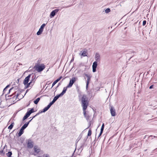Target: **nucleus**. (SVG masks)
<instances>
[{
  "instance_id": "nucleus-43",
  "label": "nucleus",
  "mask_w": 157,
  "mask_h": 157,
  "mask_svg": "<svg viewBox=\"0 0 157 157\" xmlns=\"http://www.w3.org/2000/svg\"><path fill=\"white\" fill-rule=\"evenodd\" d=\"M146 22L147 21L146 20H144L143 22V25L144 26L146 24Z\"/></svg>"
},
{
  "instance_id": "nucleus-26",
  "label": "nucleus",
  "mask_w": 157,
  "mask_h": 157,
  "mask_svg": "<svg viewBox=\"0 0 157 157\" xmlns=\"http://www.w3.org/2000/svg\"><path fill=\"white\" fill-rule=\"evenodd\" d=\"M32 83H31V82H29L28 83L26 84L25 85V89H26L27 88H28L30 86L31 84Z\"/></svg>"
},
{
  "instance_id": "nucleus-23",
  "label": "nucleus",
  "mask_w": 157,
  "mask_h": 157,
  "mask_svg": "<svg viewBox=\"0 0 157 157\" xmlns=\"http://www.w3.org/2000/svg\"><path fill=\"white\" fill-rule=\"evenodd\" d=\"M43 31V30L41 29L40 28L39 29V30L36 33L37 35L38 36L41 35Z\"/></svg>"
},
{
  "instance_id": "nucleus-24",
  "label": "nucleus",
  "mask_w": 157,
  "mask_h": 157,
  "mask_svg": "<svg viewBox=\"0 0 157 157\" xmlns=\"http://www.w3.org/2000/svg\"><path fill=\"white\" fill-rule=\"evenodd\" d=\"M14 123L13 121L11 123V124L8 126V129L10 130L12 129L14 126Z\"/></svg>"
},
{
  "instance_id": "nucleus-54",
  "label": "nucleus",
  "mask_w": 157,
  "mask_h": 157,
  "mask_svg": "<svg viewBox=\"0 0 157 157\" xmlns=\"http://www.w3.org/2000/svg\"><path fill=\"white\" fill-rule=\"evenodd\" d=\"M88 138V136H86V137L85 138H84V141L85 142L87 140Z\"/></svg>"
},
{
  "instance_id": "nucleus-34",
  "label": "nucleus",
  "mask_w": 157,
  "mask_h": 157,
  "mask_svg": "<svg viewBox=\"0 0 157 157\" xmlns=\"http://www.w3.org/2000/svg\"><path fill=\"white\" fill-rule=\"evenodd\" d=\"M46 25V24L44 23L43 24L40 26V28L41 29L44 30V29L45 27V25Z\"/></svg>"
},
{
  "instance_id": "nucleus-4",
  "label": "nucleus",
  "mask_w": 157,
  "mask_h": 157,
  "mask_svg": "<svg viewBox=\"0 0 157 157\" xmlns=\"http://www.w3.org/2000/svg\"><path fill=\"white\" fill-rule=\"evenodd\" d=\"M84 75L87 77V80L86 82V90H88L89 85L90 83V81L91 80V78L92 77V76L86 73H84Z\"/></svg>"
},
{
  "instance_id": "nucleus-18",
  "label": "nucleus",
  "mask_w": 157,
  "mask_h": 157,
  "mask_svg": "<svg viewBox=\"0 0 157 157\" xmlns=\"http://www.w3.org/2000/svg\"><path fill=\"white\" fill-rule=\"evenodd\" d=\"M29 117V116H28L26 113L25 114V116H24V117H23V119H22V121L21 123V125H20V126H21L22 124H23L24 123H25V120L28 117Z\"/></svg>"
},
{
  "instance_id": "nucleus-52",
  "label": "nucleus",
  "mask_w": 157,
  "mask_h": 157,
  "mask_svg": "<svg viewBox=\"0 0 157 157\" xmlns=\"http://www.w3.org/2000/svg\"><path fill=\"white\" fill-rule=\"evenodd\" d=\"M29 123L28 121L27 122H26V123H25V124L27 126H28L29 124Z\"/></svg>"
},
{
  "instance_id": "nucleus-38",
  "label": "nucleus",
  "mask_w": 157,
  "mask_h": 157,
  "mask_svg": "<svg viewBox=\"0 0 157 157\" xmlns=\"http://www.w3.org/2000/svg\"><path fill=\"white\" fill-rule=\"evenodd\" d=\"M103 133V132H100V133L98 136V138L97 139V140H98V141H99V140H98V138Z\"/></svg>"
},
{
  "instance_id": "nucleus-32",
  "label": "nucleus",
  "mask_w": 157,
  "mask_h": 157,
  "mask_svg": "<svg viewBox=\"0 0 157 157\" xmlns=\"http://www.w3.org/2000/svg\"><path fill=\"white\" fill-rule=\"evenodd\" d=\"M104 127H105V124H104V123H103L102 124V125L101 126V130H100V132H103L104 129Z\"/></svg>"
},
{
  "instance_id": "nucleus-28",
  "label": "nucleus",
  "mask_w": 157,
  "mask_h": 157,
  "mask_svg": "<svg viewBox=\"0 0 157 157\" xmlns=\"http://www.w3.org/2000/svg\"><path fill=\"white\" fill-rule=\"evenodd\" d=\"M10 84L8 85L7 86H6L4 89V90H3V94L2 96L5 93L6 90L8 88H9L10 86Z\"/></svg>"
},
{
  "instance_id": "nucleus-41",
  "label": "nucleus",
  "mask_w": 157,
  "mask_h": 157,
  "mask_svg": "<svg viewBox=\"0 0 157 157\" xmlns=\"http://www.w3.org/2000/svg\"><path fill=\"white\" fill-rule=\"evenodd\" d=\"M91 122H92L91 121H89V123H88L89 126L86 129L89 128H90V126L91 125Z\"/></svg>"
},
{
  "instance_id": "nucleus-8",
  "label": "nucleus",
  "mask_w": 157,
  "mask_h": 157,
  "mask_svg": "<svg viewBox=\"0 0 157 157\" xmlns=\"http://www.w3.org/2000/svg\"><path fill=\"white\" fill-rule=\"evenodd\" d=\"M83 111V114L84 117L86 118V120L88 121L89 120L90 116L86 112L88 113V111H86V109H82Z\"/></svg>"
},
{
  "instance_id": "nucleus-12",
  "label": "nucleus",
  "mask_w": 157,
  "mask_h": 157,
  "mask_svg": "<svg viewBox=\"0 0 157 157\" xmlns=\"http://www.w3.org/2000/svg\"><path fill=\"white\" fill-rule=\"evenodd\" d=\"M87 54L88 52L87 50L86 51H81L79 54V55L83 57L87 56Z\"/></svg>"
},
{
  "instance_id": "nucleus-17",
  "label": "nucleus",
  "mask_w": 157,
  "mask_h": 157,
  "mask_svg": "<svg viewBox=\"0 0 157 157\" xmlns=\"http://www.w3.org/2000/svg\"><path fill=\"white\" fill-rule=\"evenodd\" d=\"M38 147V146L36 145L34 147V152L37 153H38L40 151V148H37V147Z\"/></svg>"
},
{
  "instance_id": "nucleus-50",
  "label": "nucleus",
  "mask_w": 157,
  "mask_h": 157,
  "mask_svg": "<svg viewBox=\"0 0 157 157\" xmlns=\"http://www.w3.org/2000/svg\"><path fill=\"white\" fill-rule=\"evenodd\" d=\"M16 93V91H15V93H14V94H11V95H9V96H8V97H12V96H13L14 94H15Z\"/></svg>"
},
{
  "instance_id": "nucleus-10",
  "label": "nucleus",
  "mask_w": 157,
  "mask_h": 157,
  "mask_svg": "<svg viewBox=\"0 0 157 157\" xmlns=\"http://www.w3.org/2000/svg\"><path fill=\"white\" fill-rule=\"evenodd\" d=\"M50 108L47 105V106L45 107L42 110H40L38 113H36L35 115L36 116L39 115L40 113H44L47 111Z\"/></svg>"
},
{
  "instance_id": "nucleus-61",
  "label": "nucleus",
  "mask_w": 157,
  "mask_h": 157,
  "mask_svg": "<svg viewBox=\"0 0 157 157\" xmlns=\"http://www.w3.org/2000/svg\"><path fill=\"white\" fill-rule=\"evenodd\" d=\"M135 52L134 51H132L131 52V53H135Z\"/></svg>"
},
{
  "instance_id": "nucleus-46",
  "label": "nucleus",
  "mask_w": 157,
  "mask_h": 157,
  "mask_svg": "<svg viewBox=\"0 0 157 157\" xmlns=\"http://www.w3.org/2000/svg\"><path fill=\"white\" fill-rule=\"evenodd\" d=\"M74 57L73 56L70 62V63H71V62H73L74 61Z\"/></svg>"
},
{
  "instance_id": "nucleus-6",
  "label": "nucleus",
  "mask_w": 157,
  "mask_h": 157,
  "mask_svg": "<svg viewBox=\"0 0 157 157\" xmlns=\"http://www.w3.org/2000/svg\"><path fill=\"white\" fill-rule=\"evenodd\" d=\"M34 143L30 139L28 140V142L27 143V147L29 148H32L33 147Z\"/></svg>"
},
{
  "instance_id": "nucleus-20",
  "label": "nucleus",
  "mask_w": 157,
  "mask_h": 157,
  "mask_svg": "<svg viewBox=\"0 0 157 157\" xmlns=\"http://www.w3.org/2000/svg\"><path fill=\"white\" fill-rule=\"evenodd\" d=\"M42 96H41V97H40L38 98L36 100H35L33 101L34 103L35 104L37 105L38 103L39 102V101L40 100V98L41 97H42Z\"/></svg>"
},
{
  "instance_id": "nucleus-55",
  "label": "nucleus",
  "mask_w": 157,
  "mask_h": 157,
  "mask_svg": "<svg viewBox=\"0 0 157 157\" xmlns=\"http://www.w3.org/2000/svg\"><path fill=\"white\" fill-rule=\"evenodd\" d=\"M20 78H18L17 79V83L18 84L19 82V80H20Z\"/></svg>"
},
{
  "instance_id": "nucleus-30",
  "label": "nucleus",
  "mask_w": 157,
  "mask_h": 157,
  "mask_svg": "<svg viewBox=\"0 0 157 157\" xmlns=\"http://www.w3.org/2000/svg\"><path fill=\"white\" fill-rule=\"evenodd\" d=\"M92 134V131L91 128H89L88 130V133L87 134V136L88 137L89 136H90Z\"/></svg>"
},
{
  "instance_id": "nucleus-29",
  "label": "nucleus",
  "mask_w": 157,
  "mask_h": 157,
  "mask_svg": "<svg viewBox=\"0 0 157 157\" xmlns=\"http://www.w3.org/2000/svg\"><path fill=\"white\" fill-rule=\"evenodd\" d=\"M98 65V62L97 61H94L92 67H97Z\"/></svg>"
},
{
  "instance_id": "nucleus-36",
  "label": "nucleus",
  "mask_w": 157,
  "mask_h": 157,
  "mask_svg": "<svg viewBox=\"0 0 157 157\" xmlns=\"http://www.w3.org/2000/svg\"><path fill=\"white\" fill-rule=\"evenodd\" d=\"M14 88V87H12L11 88L9 91V92L8 93L6 94H5V97H6L7 95L8 94H9L10 92V91L12 90Z\"/></svg>"
},
{
  "instance_id": "nucleus-63",
  "label": "nucleus",
  "mask_w": 157,
  "mask_h": 157,
  "mask_svg": "<svg viewBox=\"0 0 157 157\" xmlns=\"http://www.w3.org/2000/svg\"><path fill=\"white\" fill-rule=\"evenodd\" d=\"M58 87L57 86L56 87V88H55V90H57V88Z\"/></svg>"
},
{
  "instance_id": "nucleus-1",
  "label": "nucleus",
  "mask_w": 157,
  "mask_h": 157,
  "mask_svg": "<svg viewBox=\"0 0 157 157\" xmlns=\"http://www.w3.org/2000/svg\"><path fill=\"white\" fill-rule=\"evenodd\" d=\"M45 66L43 63L40 64L37 63L35 64V65L29 71H33L34 72L37 71L38 72H41L45 68Z\"/></svg>"
},
{
  "instance_id": "nucleus-9",
  "label": "nucleus",
  "mask_w": 157,
  "mask_h": 157,
  "mask_svg": "<svg viewBox=\"0 0 157 157\" xmlns=\"http://www.w3.org/2000/svg\"><path fill=\"white\" fill-rule=\"evenodd\" d=\"M110 111L112 116L115 117L116 115L115 110L114 107L112 106H110Z\"/></svg>"
},
{
  "instance_id": "nucleus-19",
  "label": "nucleus",
  "mask_w": 157,
  "mask_h": 157,
  "mask_svg": "<svg viewBox=\"0 0 157 157\" xmlns=\"http://www.w3.org/2000/svg\"><path fill=\"white\" fill-rule=\"evenodd\" d=\"M68 88L67 86L63 88L62 91L60 93L62 96L66 93Z\"/></svg>"
},
{
  "instance_id": "nucleus-49",
  "label": "nucleus",
  "mask_w": 157,
  "mask_h": 157,
  "mask_svg": "<svg viewBox=\"0 0 157 157\" xmlns=\"http://www.w3.org/2000/svg\"><path fill=\"white\" fill-rule=\"evenodd\" d=\"M33 76V77H35V79H36V78H38V76L37 77H36V75H35V74L34 73V74H33L32 75Z\"/></svg>"
},
{
  "instance_id": "nucleus-57",
  "label": "nucleus",
  "mask_w": 157,
  "mask_h": 157,
  "mask_svg": "<svg viewBox=\"0 0 157 157\" xmlns=\"http://www.w3.org/2000/svg\"><path fill=\"white\" fill-rule=\"evenodd\" d=\"M157 149V148H156V149H154V150H153V152H155V151H156V150Z\"/></svg>"
},
{
  "instance_id": "nucleus-51",
  "label": "nucleus",
  "mask_w": 157,
  "mask_h": 157,
  "mask_svg": "<svg viewBox=\"0 0 157 157\" xmlns=\"http://www.w3.org/2000/svg\"><path fill=\"white\" fill-rule=\"evenodd\" d=\"M20 94H18V93H17L16 95V97L15 98L16 99L17 98H18V96H19V95Z\"/></svg>"
},
{
  "instance_id": "nucleus-62",
  "label": "nucleus",
  "mask_w": 157,
  "mask_h": 157,
  "mask_svg": "<svg viewBox=\"0 0 157 157\" xmlns=\"http://www.w3.org/2000/svg\"><path fill=\"white\" fill-rule=\"evenodd\" d=\"M33 119H31L29 121H28L29 123H30L32 120Z\"/></svg>"
},
{
  "instance_id": "nucleus-14",
  "label": "nucleus",
  "mask_w": 157,
  "mask_h": 157,
  "mask_svg": "<svg viewBox=\"0 0 157 157\" xmlns=\"http://www.w3.org/2000/svg\"><path fill=\"white\" fill-rule=\"evenodd\" d=\"M95 59L96 60L95 61L99 62L100 61V56L99 54L98 53H96L95 56Z\"/></svg>"
},
{
  "instance_id": "nucleus-5",
  "label": "nucleus",
  "mask_w": 157,
  "mask_h": 157,
  "mask_svg": "<svg viewBox=\"0 0 157 157\" xmlns=\"http://www.w3.org/2000/svg\"><path fill=\"white\" fill-rule=\"evenodd\" d=\"M59 10V9L57 8L52 10L50 13L49 16L51 18L55 16Z\"/></svg>"
},
{
  "instance_id": "nucleus-42",
  "label": "nucleus",
  "mask_w": 157,
  "mask_h": 157,
  "mask_svg": "<svg viewBox=\"0 0 157 157\" xmlns=\"http://www.w3.org/2000/svg\"><path fill=\"white\" fill-rule=\"evenodd\" d=\"M78 92V97L80 98L81 96L82 92L80 91H79V92Z\"/></svg>"
},
{
  "instance_id": "nucleus-15",
  "label": "nucleus",
  "mask_w": 157,
  "mask_h": 157,
  "mask_svg": "<svg viewBox=\"0 0 157 157\" xmlns=\"http://www.w3.org/2000/svg\"><path fill=\"white\" fill-rule=\"evenodd\" d=\"M62 78V76H60L57 79L55 80L53 83L52 86L51 88H52L57 82L60 80V79Z\"/></svg>"
},
{
  "instance_id": "nucleus-48",
  "label": "nucleus",
  "mask_w": 157,
  "mask_h": 157,
  "mask_svg": "<svg viewBox=\"0 0 157 157\" xmlns=\"http://www.w3.org/2000/svg\"><path fill=\"white\" fill-rule=\"evenodd\" d=\"M6 97V100H10L11 99H12V98H10L9 97H8V98H7L6 96V97Z\"/></svg>"
},
{
  "instance_id": "nucleus-39",
  "label": "nucleus",
  "mask_w": 157,
  "mask_h": 157,
  "mask_svg": "<svg viewBox=\"0 0 157 157\" xmlns=\"http://www.w3.org/2000/svg\"><path fill=\"white\" fill-rule=\"evenodd\" d=\"M97 67H92V71L93 72H95L96 71Z\"/></svg>"
},
{
  "instance_id": "nucleus-2",
  "label": "nucleus",
  "mask_w": 157,
  "mask_h": 157,
  "mask_svg": "<svg viewBox=\"0 0 157 157\" xmlns=\"http://www.w3.org/2000/svg\"><path fill=\"white\" fill-rule=\"evenodd\" d=\"M81 103L82 109H86L89 105V101L86 94H84L81 98Z\"/></svg>"
},
{
  "instance_id": "nucleus-35",
  "label": "nucleus",
  "mask_w": 157,
  "mask_h": 157,
  "mask_svg": "<svg viewBox=\"0 0 157 157\" xmlns=\"http://www.w3.org/2000/svg\"><path fill=\"white\" fill-rule=\"evenodd\" d=\"M105 11L106 13H107L110 11V10L109 8H108L105 9Z\"/></svg>"
},
{
  "instance_id": "nucleus-22",
  "label": "nucleus",
  "mask_w": 157,
  "mask_h": 157,
  "mask_svg": "<svg viewBox=\"0 0 157 157\" xmlns=\"http://www.w3.org/2000/svg\"><path fill=\"white\" fill-rule=\"evenodd\" d=\"M82 135H81V134H80L79 135V137H78V139L76 140V141L75 144V145L76 146V147H75L76 148L77 143L81 139V138H82Z\"/></svg>"
},
{
  "instance_id": "nucleus-53",
  "label": "nucleus",
  "mask_w": 157,
  "mask_h": 157,
  "mask_svg": "<svg viewBox=\"0 0 157 157\" xmlns=\"http://www.w3.org/2000/svg\"><path fill=\"white\" fill-rule=\"evenodd\" d=\"M19 90L21 91V92H22L24 90H21V89H19Z\"/></svg>"
},
{
  "instance_id": "nucleus-45",
  "label": "nucleus",
  "mask_w": 157,
  "mask_h": 157,
  "mask_svg": "<svg viewBox=\"0 0 157 157\" xmlns=\"http://www.w3.org/2000/svg\"><path fill=\"white\" fill-rule=\"evenodd\" d=\"M86 144H85V143L83 144L80 147V149L82 147H83L85 146H86Z\"/></svg>"
},
{
  "instance_id": "nucleus-31",
  "label": "nucleus",
  "mask_w": 157,
  "mask_h": 157,
  "mask_svg": "<svg viewBox=\"0 0 157 157\" xmlns=\"http://www.w3.org/2000/svg\"><path fill=\"white\" fill-rule=\"evenodd\" d=\"M73 84L70 81H69V84L67 86L68 88L71 87Z\"/></svg>"
},
{
  "instance_id": "nucleus-47",
  "label": "nucleus",
  "mask_w": 157,
  "mask_h": 157,
  "mask_svg": "<svg viewBox=\"0 0 157 157\" xmlns=\"http://www.w3.org/2000/svg\"><path fill=\"white\" fill-rule=\"evenodd\" d=\"M154 86V85H152L149 86V88L150 89H151L153 88Z\"/></svg>"
},
{
  "instance_id": "nucleus-33",
  "label": "nucleus",
  "mask_w": 157,
  "mask_h": 157,
  "mask_svg": "<svg viewBox=\"0 0 157 157\" xmlns=\"http://www.w3.org/2000/svg\"><path fill=\"white\" fill-rule=\"evenodd\" d=\"M25 140V138L23 137H20V143L21 144H22L23 143Z\"/></svg>"
},
{
  "instance_id": "nucleus-11",
  "label": "nucleus",
  "mask_w": 157,
  "mask_h": 157,
  "mask_svg": "<svg viewBox=\"0 0 157 157\" xmlns=\"http://www.w3.org/2000/svg\"><path fill=\"white\" fill-rule=\"evenodd\" d=\"M24 129L21 127L19 131L17 132V135L18 137L21 136L24 132Z\"/></svg>"
},
{
  "instance_id": "nucleus-16",
  "label": "nucleus",
  "mask_w": 157,
  "mask_h": 157,
  "mask_svg": "<svg viewBox=\"0 0 157 157\" xmlns=\"http://www.w3.org/2000/svg\"><path fill=\"white\" fill-rule=\"evenodd\" d=\"M78 79V78L77 77H73L70 79V81L73 84Z\"/></svg>"
},
{
  "instance_id": "nucleus-60",
  "label": "nucleus",
  "mask_w": 157,
  "mask_h": 157,
  "mask_svg": "<svg viewBox=\"0 0 157 157\" xmlns=\"http://www.w3.org/2000/svg\"><path fill=\"white\" fill-rule=\"evenodd\" d=\"M36 117V115H35V116H33L32 118V119H33V118H34Z\"/></svg>"
},
{
  "instance_id": "nucleus-3",
  "label": "nucleus",
  "mask_w": 157,
  "mask_h": 157,
  "mask_svg": "<svg viewBox=\"0 0 157 157\" xmlns=\"http://www.w3.org/2000/svg\"><path fill=\"white\" fill-rule=\"evenodd\" d=\"M62 96L60 94H57L54 97L53 100L50 102L47 105V106L50 108L51 106L55 103V102L59 97Z\"/></svg>"
},
{
  "instance_id": "nucleus-37",
  "label": "nucleus",
  "mask_w": 157,
  "mask_h": 157,
  "mask_svg": "<svg viewBox=\"0 0 157 157\" xmlns=\"http://www.w3.org/2000/svg\"><path fill=\"white\" fill-rule=\"evenodd\" d=\"M27 127L25 124H24L21 127L25 130Z\"/></svg>"
},
{
  "instance_id": "nucleus-44",
  "label": "nucleus",
  "mask_w": 157,
  "mask_h": 157,
  "mask_svg": "<svg viewBox=\"0 0 157 157\" xmlns=\"http://www.w3.org/2000/svg\"><path fill=\"white\" fill-rule=\"evenodd\" d=\"M76 150V147H75V150L74 151V152L72 154V155L71 157H75L76 156H74V155L75 153V152Z\"/></svg>"
},
{
  "instance_id": "nucleus-64",
  "label": "nucleus",
  "mask_w": 157,
  "mask_h": 157,
  "mask_svg": "<svg viewBox=\"0 0 157 157\" xmlns=\"http://www.w3.org/2000/svg\"><path fill=\"white\" fill-rule=\"evenodd\" d=\"M72 6V5H70V6H67V7H71V6Z\"/></svg>"
},
{
  "instance_id": "nucleus-27",
  "label": "nucleus",
  "mask_w": 157,
  "mask_h": 157,
  "mask_svg": "<svg viewBox=\"0 0 157 157\" xmlns=\"http://www.w3.org/2000/svg\"><path fill=\"white\" fill-rule=\"evenodd\" d=\"M32 79L30 80V82L31 83H33L34 84L35 83L36 81V79H35V77H33V76H32L31 77Z\"/></svg>"
},
{
  "instance_id": "nucleus-25",
  "label": "nucleus",
  "mask_w": 157,
  "mask_h": 157,
  "mask_svg": "<svg viewBox=\"0 0 157 157\" xmlns=\"http://www.w3.org/2000/svg\"><path fill=\"white\" fill-rule=\"evenodd\" d=\"M6 155L8 157H11L12 155V153L11 151H9L6 154Z\"/></svg>"
},
{
  "instance_id": "nucleus-40",
  "label": "nucleus",
  "mask_w": 157,
  "mask_h": 157,
  "mask_svg": "<svg viewBox=\"0 0 157 157\" xmlns=\"http://www.w3.org/2000/svg\"><path fill=\"white\" fill-rule=\"evenodd\" d=\"M76 89L77 90V92H79V91H80V88L78 86V85H77L76 86Z\"/></svg>"
},
{
  "instance_id": "nucleus-56",
  "label": "nucleus",
  "mask_w": 157,
  "mask_h": 157,
  "mask_svg": "<svg viewBox=\"0 0 157 157\" xmlns=\"http://www.w3.org/2000/svg\"><path fill=\"white\" fill-rule=\"evenodd\" d=\"M45 157H49V155L48 154H46L45 155Z\"/></svg>"
},
{
  "instance_id": "nucleus-59",
  "label": "nucleus",
  "mask_w": 157,
  "mask_h": 157,
  "mask_svg": "<svg viewBox=\"0 0 157 157\" xmlns=\"http://www.w3.org/2000/svg\"><path fill=\"white\" fill-rule=\"evenodd\" d=\"M29 89L26 90V93L27 92H28L29 91Z\"/></svg>"
},
{
  "instance_id": "nucleus-58",
  "label": "nucleus",
  "mask_w": 157,
  "mask_h": 157,
  "mask_svg": "<svg viewBox=\"0 0 157 157\" xmlns=\"http://www.w3.org/2000/svg\"><path fill=\"white\" fill-rule=\"evenodd\" d=\"M60 84H61V83H60V82H59V83H58V85H57V86H58V87H59V86L60 85Z\"/></svg>"
},
{
  "instance_id": "nucleus-13",
  "label": "nucleus",
  "mask_w": 157,
  "mask_h": 157,
  "mask_svg": "<svg viewBox=\"0 0 157 157\" xmlns=\"http://www.w3.org/2000/svg\"><path fill=\"white\" fill-rule=\"evenodd\" d=\"M35 111L34 110V108H33L29 110H28L26 114L29 117L31 113H34Z\"/></svg>"
},
{
  "instance_id": "nucleus-21",
  "label": "nucleus",
  "mask_w": 157,
  "mask_h": 157,
  "mask_svg": "<svg viewBox=\"0 0 157 157\" xmlns=\"http://www.w3.org/2000/svg\"><path fill=\"white\" fill-rule=\"evenodd\" d=\"M6 146V145H5L3 149L0 150V155L4 156L5 155V152L3 151V150L5 148V147Z\"/></svg>"
},
{
  "instance_id": "nucleus-7",
  "label": "nucleus",
  "mask_w": 157,
  "mask_h": 157,
  "mask_svg": "<svg viewBox=\"0 0 157 157\" xmlns=\"http://www.w3.org/2000/svg\"><path fill=\"white\" fill-rule=\"evenodd\" d=\"M33 74V73L32 74H29L28 76L25 78L23 82V83L24 85H25L29 82L31 75Z\"/></svg>"
}]
</instances>
